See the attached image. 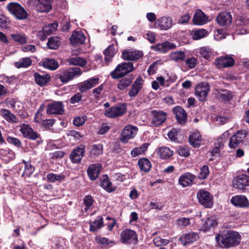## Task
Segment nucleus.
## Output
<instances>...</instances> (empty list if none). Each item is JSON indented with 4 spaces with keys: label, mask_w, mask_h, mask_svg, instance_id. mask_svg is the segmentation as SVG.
<instances>
[{
    "label": "nucleus",
    "mask_w": 249,
    "mask_h": 249,
    "mask_svg": "<svg viewBox=\"0 0 249 249\" xmlns=\"http://www.w3.org/2000/svg\"><path fill=\"white\" fill-rule=\"evenodd\" d=\"M240 235L236 231L226 230L215 236L218 245L222 248H229L238 245L240 242Z\"/></svg>",
    "instance_id": "f257e3e1"
},
{
    "label": "nucleus",
    "mask_w": 249,
    "mask_h": 249,
    "mask_svg": "<svg viewBox=\"0 0 249 249\" xmlns=\"http://www.w3.org/2000/svg\"><path fill=\"white\" fill-rule=\"evenodd\" d=\"M9 12L14 16L17 19L24 20L27 18L28 14L27 12L19 3L16 2L9 3L6 6Z\"/></svg>",
    "instance_id": "f03ea898"
},
{
    "label": "nucleus",
    "mask_w": 249,
    "mask_h": 249,
    "mask_svg": "<svg viewBox=\"0 0 249 249\" xmlns=\"http://www.w3.org/2000/svg\"><path fill=\"white\" fill-rule=\"evenodd\" d=\"M133 64L132 62H124L119 64L111 73L114 79L123 77L134 70Z\"/></svg>",
    "instance_id": "7ed1b4c3"
},
{
    "label": "nucleus",
    "mask_w": 249,
    "mask_h": 249,
    "mask_svg": "<svg viewBox=\"0 0 249 249\" xmlns=\"http://www.w3.org/2000/svg\"><path fill=\"white\" fill-rule=\"evenodd\" d=\"M82 73L80 68L77 67L70 68L68 69L61 70L59 71L58 77L62 83H67L72 80L74 77Z\"/></svg>",
    "instance_id": "20e7f679"
},
{
    "label": "nucleus",
    "mask_w": 249,
    "mask_h": 249,
    "mask_svg": "<svg viewBox=\"0 0 249 249\" xmlns=\"http://www.w3.org/2000/svg\"><path fill=\"white\" fill-rule=\"evenodd\" d=\"M121 241L124 244L135 245L138 241L137 234L134 230L126 229L121 233Z\"/></svg>",
    "instance_id": "39448f33"
},
{
    "label": "nucleus",
    "mask_w": 249,
    "mask_h": 249,
    "mask_svg": "<svg viewBox=\"0 0 249 249\" xmlns=\"http://www.w3.org/2000/svg\"><path fill=\"white\" fill-rule=\"evenodd\" d=\"M151 124L155 126L162 124L166 120L167 113L161 110H153L150 112Z\"/></svg>",
    "instance_id": "423d86ee"
},
{
    "label": "nucleus",
    "mask_w": 249,
    "mask_h": 249,
    "mask_svg": "<svg viewBox=\"0 0 249 249\" xmlns=\"http://www.w3.org/2000/svg\"><path fill=\"white\" fill-rule=\"evenodd\" d=\"M210 89V87L208 83H200L195 88L196 96L200 101H205Z\"/></svg>",
    "instance_id": "0eeeda50"
},
{
    "label": "nucleus",
    "mask_w": 249,
    "mask_h": 249,
    "mask_svg": "<svg viewBox=\"0 0 249 249\" xmlns=\"http://www.w3.org/2000/svg\"><path fill=\"white\" fill-rule=\"evenodd\" d=\"M199 202L206 208H211L213 205V197L207 191L199 190L197 194Z\"/></svg>",
    "instance_id": "6e6552de"
},
{
    "label": "nucleus",
    "mask_w": 249,
    "mask_h": 249,
    "mask_svg": "<svg viewBox=\"0 0 249 249\" xmlns=\"http://www.w3.org/2000/svg\"><path fill=\"white\" fill-rule=\"evenodd\" d=\"M138 131V128L132 125H127L123 129L120 140L124 142H127L130 139H133Z\"/></svg>",
    "instance_id": "1a4fd4ad"
},
{
    "label": "nucleus",
    "mask_w": 249,
    "mask_h": 249,
    "mask_svg": "<svg viewBox=\"0 0 249 249\" xmlns=\"http://www.w3.org/2000/svg\"><path fill=\"white\" fill-rule=\"evenodd\" d=\"M214 64L217 69L228 68L232 66L234 64V59L229 55L221 56L215 59Z\"/></svg>",
    "instance_id": "9d476101"
},
{
    "label": "nucleus",
    "mask_w": 249,
    "mask_h": 249,
    "mask_svg": "<svg viewBox=\"0 0 249 249\" xmlns=\"http://www.w3.org/2000/svg\"><path fill=\"white\" fill-rule=\"evenodd\" d=\"M247 132L245 130H239L230 139L229 146L231 148H234L240 143L246 137Z\"/></svg>",
    "instance_id": "9b49d317"
},
{
    "label": "nucleus",
    "mask_w": 249,
    "mask_h": 249,
    "mask_svg": "<svg viewBox=\"0 0 249 249\" xmlns=\"http://www.w3.org/2000/svg\"><path fill=\"white\" fill-rule=\"evenodd\" d=\"M19 131L22 133L23 136L27 139L32 140H36L39 137V135L27 124H23L20 125Z\"/></svg>",
    "instance_id": "f8f14e48"
},
{
    "label": "nucleus",
    "mask_w": 249,
    "mask_h": 249,
    "mask_svg": "<svg viewBox=\"0 0 249 249\" xmlns=\"http://www.w3.org/2000/svg\"><path fill=\"white\" fill-rule=\"evenodd\" d=\"M142 55L143 53L140 51L126 49L123 52L122 58L124 60L136 61Z\"/></svg>",
    "instance_id": "ddd939ff"
},
{
    "label": "nucleus",
    "mask_w": 249,
    "mask_h": 249,
    "mask_svg": "<svg viewBox=\"0 0 249 249\" xmlns=\"http://www.w3.org/2000/svg\"><path fill=\"white\" fill-rule=\"evenodd\" d=\"M103 168L101 163H94L89 165L87 169V174L90 180H94L98 177Z\"/></svg>",
    "instance_id": "4468645a"
},
{
    "label": "nucleus",
    "mask_w": 249,
    "mask_h": 249,
    "mask_svg": "<svg viewBox=\"0 0 249 249\" xmlns=\"http://www.w3.org/2000/svg\"><path fill=\"white\" fill-rule=\"evenodd\" d=\"M173 112L176 116L177 122L181 124H185L187 120L186 111L180 106H176L173 109Z\"/></svg>",
    "instance_id": "2eb2a0df"
},
{
    "label": "nucleus",
    "mask_w": 249,
    "mask_h": 249,
    "mask_svg": "<svg viewBox=\"0 0 249 249\" xmlns=\"http://www.w3.org/2000/svg\"><path fill=\"white\" fill-rule=\"evenodd\" d=\"M64 111V105L61 102H54L49 104L46 110L48 114H62Z\"/></svg>",
    "instance_id": "dca6fc26"
},
{
    "label": "nucleus",
    "mask_w": 249,
    "mask_h": 249,
    "mask_svg": "<svg viewBox=\"0 0 249 249\" xmlns=\"http://www.w3.org/2000/svg\"><path fill=\"white\" fill-rule=\"evenodd\" d=\"M233 186L236 189L243 190L247 186H249V178L245 175L238 176L234 179Z\"/></svg>",
    "instance_id": "f3484780"
},
{
    "label": "nucleus",
    "mask_w": 249,
    "mask_h": 249,
    "mask_svg": "<svg viewBox=\"0 0 249 249\" xmlns=\"http://www.w3.org/2000/svg\"><path fill=\"white\" fill-rule=\"evenodd\" d=\"M173 19L168 16H164L158 19L156 22L157 26L161 30H166L173 25Z\"/></svg>",
    "instance_id": "a211bd4d"
},
{
    "label": "nucleus",
    "mask_w": 249,
    "mask_h": 249,
    "mask_svg": "<svg viewBox=\"0 0 249 249\" xmlns=\"http://www.w3.org/2000/svg\"><path fill=\"white\" fill-rule=\"evenodd\" d=\"M231 202L234 206L240 208H246L249 206L247 197L243 195H237L232 197Z\"/></svg>",
    "instance_id": "6ab92c4d"
},
{
    "label": "nucleus",
    "mask_w": 249,
    "mask_h": 249,
    "mask_svg": "<svg viewBox=\"0 0 249 249\" xmlns=\"http://www.w3.org/2000/svg\"><path fill=\"white\" fill-rule=\"evenodd\" d=\"M86 37L81 31H75L70 37V41L72 45L76 46L84 43Z\"/></svg>",
    "instance_id": "aec40b11"
},
{
    "label": "nucleus",
    "mask_w": 249,
    "mask_h": 249,
    "mask_svg": "<svg viewBox=\"0 0 249 249\" xmlns=\"http://www.w3.org/2000/svg\"><path fill=\"white\" fill-rule=\"evenodd\" d=\"M84 148L77 147L74 149L70 155V158L73 163L77 164L80 162L84 156Z\"/></svg>",
    "instance_id": "412c9836"
},
{
    "label": "nucleus",
    "mask_w": 249,
    "mask_h": 249,
    "mask_svg": "<svg viewBox=\"0 0 249 249\" xmlns=\"http://www.w3.org/2000/svg\"><path fill=\"white\" fill-rule=\"evenodd\" d=\"M20 169L19 174L22 177H29L34 171V167L31 164L30 162L23 160L22 163L19 164Z\"/></svg>",
    "instance_id": "4be33fe9"
},
{
    "label": "nucleus",
    "mask_w": 249,
    "mask_h": 249,
    "mask_svg": "<svg viewBox=\"0 0 249 249\" xmlns=\"http://www.w3.org/2000/svg\"><path fill=\"white\" fill-rule=\"evenodd\" d=\"M195 178V176L189 172L181 175L178 178L179 184L183 187L191 185Z\"/></svg>",
    "instance_id": "5701e85b"
},
{
    "label": "nucleus",
    "mask_w": 249,
    "mask_h": 249,
    "mask_svg": "<svg viewBox=\"0 0 249 249\" xmlns=\"http://www.w3.org/2000/svg\"><path fill=\"white\" fill-rule=\"evenodd\" d=\"M98 78H91L81 83L79 85V89L81 92H85L87 90L95 87L98 84Z\"/></svg>",
    "instance_id": "b1692460"
},
{
    "label": "nucleus",
    "mask_w": 249,
    "mask_h": 249,
    "mask_svg": "<svg viewBox=\"0 0 249 249\" xmlns=\"http://www.w3.org/2000/svg\"><path fill=\"white\" fill-rule=\"evenodd\" d=\"M198 238L199 236L197 233L191 232L181 236L179 237V241L182 245L185 246L196 241Z\"/></svg>",
    "instance_id": "393cba45"
},
{
    "label": "nucleus",
    "mask_w": 249,
    "mask_h": 249,
    "mask_svg": "<svg viewBox=\"0 0 249 249\" xmlns=\"http://www.w3.org/2000/svg\"><path fill=\"white\" fill-rule=\"evenodd\" d=\"M193 21L195 24L201 25L206 23L208 21V19L200 10H197L194 15Z\"/></svg>",
    "instance_id": "a878e982"
},
{
    "label": "nucleus",
    "mask_w": 249,
    "mask_h": 249,
    "mask_svg": "<svg viewBox=\"0 0 249 249\" xmlns=\"http://www.w3.org/2000/svg\"><path fill=\"white\" fill-rule=\"evenodd\" d=\"M126 111L125 104L117 105L110 108V117L115 118L123 115Z\"/></svg>",
    "instance_id": "bb28decb"
},
{
    "label": "nucleus",
    "mask_w": 249,
    "mask_h": 249,
    "mask_svg": "<svg viewBox=\"0 0 249 249\" xmlns=\"http://www.w3.org/2000/svg\"><path fill=\"white\" fill-rule=\"evenodd\" d=\"M198 56L208 60L212 57L215 55V53L214 50L209 47H202L198 49L197 51Z\"/></svg>",
    "instance_id": "cd10ccee"
},
{
    "label": "nucleus",
    "mask_w": 249,
    "mask_h": 249,
    "mask_svg": "<svg viewBox=\"0 0 249 249\" xmlns=\"http://www.w3.org/2000/svg\"><path fill=\"white\" fill-rule=\"evenodd\" d=\"M53 0H40L36 10L40 13H48L52 8Z\"/></svg>",
    "instance_id": "c85d7f7f"
},
{
    "label": "nucleus",
    "mask_w": 249,
    "mask_h": 249,
    "mask_svg": "<svg viewBox=\"0 0 249 249\" xmlns=\"http://www.w3.org/2000/svg\"><path fill=\"white\" fill-rule=\"evenodd\" d=\"M217 98L223 102H228L231 101L233 97V95L230 90L227 89H220L218 90L216 93Z\"/></svg>",
    "instance_id": "c756f323"
},
{
    "label": "nucleus",
    "mask_w": 249,
    "mask_h": 249,
    "mask_svg": "<svg viewBox=\"0 0 249 249\" xmlns=\"http://www.w3.org/2000/svg\"><path fill=\"white\" fill-rule=\"evenodd\" d=\"M216 20L220 25H228L231 22V16L229 13H221L217 17Z\"/></svg>",
    "instance_id": "7c9ffc66"
},
{
    "label": "nucleus",
    "mask_w": 249,
    "mask_h": 249,
    "mask_svg": "<svg viewBox=\"0 0 249 249\" xmlns=\"http://www.w3.org/2000/svg\"><path fill=\"white\" fill-rule=\"evenodd\" d=\"M142 79L141 76L137 78L129 92V95L130 97L135 96L139 93L142 88Z\"/></svg>",
    "instance_id": "2f4dec72"
},
{
    "label": "nucleus",
    "mask_w": 249,
    "mask_h": 249,
    "mask_svg": "<svg viewBox=\"0 0 249 249\" xmlns=\"http://www.w3.org/2000/svg\"><path fill=\"white\" fill-rule=\"evenodd\" d=\"M189 140L192 146L197 148L200 146L202 140L199 132L196 131L189 136Z\"/></svg>",
    "instance_id": "473e14b6"
},
{
    "label": "nucleus",
    "mask_w": 249,
    "mask_h": 249,
    "mask_svg": "<svg viewBox=\"0 0 249 249\" xmlns=\"http://www.w3.org/2000/svg\"><path fill=\"white\" fill-rule=\"evenodd\" d=\"M0 157L5 162H8L15 158V153L8 148L0 149Z\"/></svg>",
    "instance_id": "72a5a7b5"
},
{
    "label": "nucleus",
    "mask_w": 249,
    "mask_h": 249,
    "mask_svg": "<svg viewBox=\"0 0 249 249\" xmlns=\"http://www.w3.org/2000/svg\"><path fill=\"white\" fill-rule=\"evenodd\" d=\"M42 66L50 70L54 71L59 66L58 62L52 58H45L42 61Z\"/></svg>",
    "instance_id": "f704fd0d"
},
{
    "label": "nucleus",
    "mask_w": 249,
    "mask_h": 249,
    "mask_svg": "<svg viewBox=\"0 0 249 249\" xmlns=\"http://www.w3.org/2000/svg\"><path fill=\"white\" fill-rule=\"evenodd\" d=\"M34 77L36 84L41 86L45 85L50 80V76L48 74H40L35 72Z\"/></svg>",
    "instance_id": "c9c22d12"
},
{
    "label": "nucleus",
    "mask_w": 249,
    "mask_h": 249,
    "mask_svg": "<svg viewBox=\"0 0 249 249\" xmlns=\"http://www.w3.org/2000/svg\"><path fill=\"white\" fill-rule=\"evenodd\" d=\"M93 200L90 195L86 196L83 199V204L82 206V211L88 214L93 208Z\"/></svg>",
    "instance_id": "e433bc0d"
},
{
    "label": "nucleus",
    "mask_w": 249,
    "mask_h": 249,
    "mask_svg": "<svg viewBox=\"0 0 249 249\" xmlns=\"http://www.w3.org/2000/svg\"><path fill=\"white\" fill-rule=\"evenodd\" d=\"M0 115L9 123H16L18 119L16 116L7 109L2 108L0 110Z\"/></svg>",
    "instance_id": "4c0bfd02"
},
{
    "label": "nucleus",
    "mask_w": 249,
    "mask_h": 249,
    "mask_svg": "<svg viewBox=\"0 0 249 249\" xmlns=\"http://www.w3.org/2000/svg\"><path fill=\"white\" fill-rule=\"evenodd\" d=\"M158 153L162 159H167L173 156L174 152L169 148L163 146L159 148Z\"/></svg>",
    "instance_id": "58836bf2"
},
{
    "label": "nucleus",
    "mask_w": 249,
    "mask_h": 249,
    "mask_svg": "<svg viewBox=\"0 0 249 249\" xmlns=\"http://www.w3.org/2000/svg\"><path fill=\"white\" fill-rule=\"evenodd\" d=\"M169 57L170 60L178 62L184 60L185 54L182 51L173 52L169 54Z\"/></svg>",
    "instance_id": "ea45409f"
},
{
    "label": "nucleus",
    "mask_w": 249,
    "mask_h": 249,
    "mask_svg": "<svg viewBox=\"0 0 249 249\" xmlns=\"http://www.w3.org/2000/svg\"><path fill=\"white\" fill-rule=\"evenodd\" d=\"M138 165L140 169L145 172H148L151 168L150 161L146 158H142L138 160Z\"/></svg>",
    "instance_id": "a19ab883"
},
{
    "label": "nucleus",
    "mask_w": 249,
    "mask_h": 249,
    "mask_svg": "<svg viewBox=\"0 0 249 249\" xmlns=\"http://www.w3.org/2000/svg\"><path fill=\"white\" fill-rule=\"evenodd\" d=\"M149 143H144L140 147H135L131 151V155L132 157H136L140 155L143 154L147 149Z\"/></svg>",
    "instance_id": "79ce46f5"
},
{
    "label": "nucleus",
    "mask_w": 249,
    "mask_h": 249,
    "mask_svg": "<svg viewBox=\"0 0 249 249\" xmlns=\"http://www.w3.org/2000/svg\"><path fill=\"white\" fill-rule=\"evenodd\" d=\"M32 60L30 57L21 58L15 63V65L18 68H27L31 65Z\"/></svg>",
    "instance_id": "37998d69"
},
{
    "label": "nucleus",
    "mask_w": 249,
    "mask_h": 249,
    "mask_svg": "<svg viewBox=\"0 0 249 249\" xmlns=\"http://www.w3.org/2000/svg\"><path fill=\"white\" fill-rule=\"evenodd\" d=\"M67 62L71 65H79L83 67L86 65V61L80 57H74L68 59Z\"/></svg>",
    "instance_id": "c03bdc74"
},
{
    "label": "nucleus",
    "mask_w": 249,
    "mask_h": 249,
    "mask_svg": "<svg viewBox=\"0 0 249 249\" xmlns=\"http://www.w3.org/2000/svg\"><path fill=\"white\" fill-rule=\"evenodd\" d=\"M46 178L48 182L53 183L56 181H60L64 180L65 178V176L62 174L50 173L47 175Z\"/></svg>",
    "instance_id": "a18cd8bd"
},
{
    "label": "nucleus",
    "mask_w": 249,
    "mask_h": 249,
    "mask_svg": "<svg viewBox=\"0 0 249 249\" xmlns=\"http://www.w3.org/2000/svg\"><path fill=\"white\" fill-rule=\"evenodd\" d=\"M207 34V30L203 29L193 30L192 33V38L194 40H198L206 36Z\"/></svg>",
    "instance_id": "49530a36"
},
{
    "label": "nucleus",
    "mask_w": 249,
    "mask_h": 249,
    "mask_svg": "<svg viewBox=\"0 0 249 249\" xmlns=\"http://www.w3.org/2000/svg\"><path fill=\"white\" fill-rule=\"evenodd\" d=\"M103 226V218L98 217L93 222L90 224V231L95 232Z\"/></svg>",
    "instance_id": "de8ad7c7"
},
{
    "label": "nucleus",
    "mask_w": 249,
    "mask_h": 249,
    "mask_svg": "<svg viewBox=\"0 0 249 249\" xmlns=\"http://www.w3.org/2000/svg\"><path fill=\"white\" fill-rule=\"evenodd\" d=\"M217 224V222L214 217L208 218L203 224V230L205 231H208L211 228L216 226Z\"/></svg>",
    "instance_id": "09e8293b"
},
{
    "label": "nucleus",
    "mask_w": 249,
    "mask_h": 249,
    "mask_svg": "<svg viewBox=\"0 0 249 249\" xmlns=\"http://www.w3.org/2000/svg\"><path fill=\"white\" fill-rule=\"evenodd\" d=\"M47 45L51 49H56L59 45L58 38L57 37H51L48 39Z\"/></svg>",
    "instance_id": "8fccbe9b"
},
{
    "label": "nucleus",
    "mask_w": 249,
    "mask_h": 249,
    "mask_svg": "<svg viewBox=\"0 0 249 249\" xmlns=\"http://www.w3.org/2000/svg\"><path fill=\"white\" fill-rule=\"evenodd\" d=\"M103 153V145L102 144H94L90 150V154L94 156H98Z\"/></svg>",
    "instance_id": "3c124183"
},
{
    "label": "nucleus",
    "mask_w": 249,
    "mask_h": 249,
    "mask_svg": "<svg viewBox=\"0 0 249 249\" xmlns=\"http://www.w3.org/2000/svg\"><path fill=\"white\" fill-rule=\"evenodd\" d=\"M12 39L20 44H25L27 42V36L24 34H12L11 35Z\"/></svg>",
    "instance_id": "603ef678"
},
{
    "label": "nucleus",
    "mask_w": 249,
    "mask_h": 249,
    "mask_svg": "<svg viewBox=\"0 0 249 249\" xmlns=\"http://www.w3.org/2000/svg\"><path fill=\"white\" fill-rule=\"evenodd\" d=\"M100 186L107 192H109V178L107 174L104 175L101 177Z\"/></svg>",
    "instance_id": "864d4df0"
},
{
    "label": "nucleus",
    "mask_w": 249,
    "mask_h": 249,
    "mask_svg": "<svg viewBox=\"0 0 249 249\" xmlns=\"http://www.w3.org/2000/svg\"><path fill=\"white\" fill-rule=\"evenodd\" d=\"M131 83V80L130 78H124L119 81L117 86L120 90H124L128 87Z\"/></svg>",
    "instance_id": "5fc2aeb1"
},
{
    "label": "nucleus",
    "mask_w": 249,
    "mask_h": 249,
    "mask_svg": "<svg viewBox=\"0 0 249 249\" xmlns=\"http://www.w3.org/2000/svg\"><path fill=\"white\" fill-rule=\"evenodd\" d=\"M153 242L156 246L161 247L167 245L169 243L170 240L166 239H162L160 237H156L153 239Z\"/></svg>",
    "instance_id": "6e6d98bb"
},
{
    "label": "nucleus",
    "mask_w": 249,
    "mask_h": 249,
    "mask_svg": "<svg viewBox=\"0 0 249 249\" xmlns=\"http://www.w3.org/2000/svg\"><path fill=\"white\" fill-rule=\"evenodd\" d=\"M10 105L13 110L17 112H19L23 108L22 103L18 101H12L10 102Z\"/></svg>",
    "instance_id": "4d7b16f0"
},
{
    "label": "nucleus",
    "mask_w": 249,
    "mask_h": 249,
    "mask_svg": "<svg viewBox=\"0 0 249 249\" xmlns=\"http://www.w3.org/2000/svg\"><path fill=\"white\" fill-rule=\"evenodd\" d=\"M209 174V167L207 165H204L200 168V171L198 176V178L200 179H204L207 178Z\"/></svg>",
    "instance_id": "13d9d810"
},
{
    "label": "nucleus",
    "mask_w": 249,
    "mask_h": 249,
    "mask_svg": "<svg viewBox=\"0 0 249 249\" xmlns=\"http://www.w3.org/2000/svg\"><path fill=\"white\" fill-rule=\"evenodd\" d=\"M176 224L179 227L184 228L190 224V219L185 217L180 218L177 220Z\"/></svg>",
    "instance_id": "bf43d9fd"
},
{
    "label": "nucleus",
    "mask_w": 249,
    "mask_h": 249,
    "mask_svg": "<svg viewBox=\"0 0 249 249\" xmlns=\"http://www.w3.org/2000/svg\"><path fill=\"white\" fill-rule=\"evenodd\" d=\"M166 46L167 45L166 42H164L162 43L158 44L155 46H152V48L155 51L161 53H166L167 52Z\"/></svg>",
    "instance_id": "052dcab7"
},
{
    "label": "nucleus",
    "mask_w": 249,
    "mask_h": 249,
    "mask_svg": "<svg viewBox=\"0 0 249 249\" xmlns=\"http://www.w3.org/2000/svg\"><path fill=\"white\" fill-rule=\"evenodd\" d=\"M57 27V23L53 22V23L49 24L47 26H45L43 28L45 29V31L47 32L49 35H50L56 30Z\"/></svg>",
    "instance_id": "680f3d73"
},
{
    "label": "nucleus",
    "mask_w": 249,
    "mask_h": 249,
    "mask_svg": "<svg viewBox=\"0 0 249 249\" xmlns=\"http://www.w3.org/2000/svg\"><path fill=\"white\" fill-rule=\"evenodd\" d=\"M95 241L102 248L107 247L108 244V240L107 238L97 236Z\"/></svg>",
    "instance_id": "e2e57ef3"
},
{
    "label": "nucleus",
    "mask_w": 249,
    "mask_h": 249,
    "mask_svg": "<svg viewBox=\"0 0 249 249\" xmlns=\"http://www.w3.org/2000/svg\"><path fill=\"white\" fill-rule=\"evenodd\" d=\"M87 117L86 116L81 117H77L73 119V123L74 125L80 126L82 125L87 120Z\"/></svg>",
    "instance_id": "0e129e2a"
},
{
    "label": "nucleus",
    "mask_w": 249,
    "mask_h": 249,
    "mask_svg": "<svg viewBox=\"0 0 249 249\" xmlns=\"http://www.w3.org/2000/svg\"><path fill=\"white\" fill-rule=\"evenodd\" d=\"M197 62V60L195 57H191L190 58H188L185 60L186 65L190 69L194 68L196 66Z\"/></svg>",
    "instance_id": "69168bd1"
},
{
    "label": "nucleus",
    "mask_w": 249,
    "mask_h": 249,
    "mask_svg": "<svg viewBox=\"0 0 249 249\" xmlns=\"http://www.w3.org/2000/svg\"><path fill=\"white\" fill-rule=\"evenodd\" d=\"M178 154L182 157H187L189 156V151L188 147L180 146L178 150Z\"/></svg>",
    "instance_id": "338daca9"
},
{
    "label": "nucleus",
    "mask_w": 249,
    "mask_h": 249,
    "mask_svg": "<svg viewBox=\"0 0 249 249\" xmlns=\"http://www.w3.org/2000/svg\"><path fill=\"white\" fill-rule=\"evenodd\" d=\"M214 37L217 40H219L225 37L224 31L222 29H217L214 32Z\"/></svg>",
    "instance_id": "774afa93"
}]
</instances>
